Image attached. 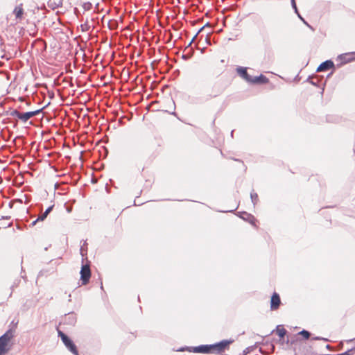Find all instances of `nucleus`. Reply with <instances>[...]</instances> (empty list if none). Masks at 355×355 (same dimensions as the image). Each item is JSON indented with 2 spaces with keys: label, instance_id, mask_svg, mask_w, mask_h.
<instances>
[{
  "label": "nucleus",
  "instance_id": "1",
  "mask_svg": "<svg viewBox=\"0 0 355 355\" xmlns=\"http://www.w3.org/2000/svg\"><path fill=\"white\" fill-rule=\"evenodd\" d=\"M13 337L12 330L7 331L3 336L0 337V355L6 354L10 347V340Z\"/></svg>",
  "mask_w": 355,
  "mask_h": 355
},
{
  "label": "nucleus",
  "instance_id": "2",
  "mask_svg": "<svg viewBox=\"0 0 355 355\" xmlns=\"http://www.w3.org/2000/svg\"><path fill=\"white\" fill-rule=\"evenodd\" d=\"M234 342L233 339L223 340L219 343L211 345L212 352L216 354H222L225 350L230 349V345Z\"/></svg>",
  "mask_w": 355,
  "mask_h": 355
},
{
  "label": "nucleus",
  "instance_id": "3",
  "mask_svg": "<svg viewBox=\"0 0 355 355\" xmlns=\"http://www.w3.org/2000/svg\"><path fill=\"white\" fill-rule=\"evenodd\" d=\"M58 335L61 338L62 342L64 343V345L68 348V349L74 355H78V352L73 341L67 336H66L63 332L60 331H58Z\"/></svg>",
  "mask_w": 355,
  "mask_h": 355
},
{
  "label": "nucleus",
  "instance_id": "4",
  "mask_svg": "<svg viewBox=\"0 0 355 355\" xmlns=\"http://www.w3.org/2000/svg\"><path fill=\"white\" fill-rule=\"evenodd\" d=\"M91 277V270L88 264H83L80 270V281L83 285H86Z\"/></svg>",
  "mask_w": 355,
  "mask_h": 355
},
{
  "label": "nucleus",
  "instance_id": "5",
  "mask_svg": "<svg viewBox=\"0 0 355 355\" xmlns=\"http://www.w3.org/2000/svg\"><path fill=\"white\" fill-rule=\"evenodd\" d=\"M39 112V110L35 112H16L15 116L24 122L27 121L31 117L35 116Z\"/></svg>",
  "mask_w": 355,
  "mask_h": 355
},
{
  "label": "nucleus",
  "instance_id": "6",
  "mask_svg": "<svg viewBox=\"0 0 355 355\" xmlns=\"http://www.w3.org/2000/svg\"><path fill=\"white\" fill-rule=\"evenodd\" d=\"M281 304L280 297L278 293H274L270 300V309L274 311L279 309Z\"/></svg>",
  "mask_w": 355,
  "mask_h": 355
},
{
  "label": "nucleus",
  "instance_id": "7",
  "mask_svg": "<svg viewBox=\"0 0 355 355\" xmlns=\"http://www.w3.org/2000/svg\"><path fill=\"white\" fill-rule=\"evenodd\" d=\"M236 72L238 75L244 79L248 83L251 80L252 76H250L247 71V68L243 67H239L236 68Z\"/></svg>",
  "mask_w": 355,
  "mask_h": 355
},
{
  "label": "nucleus",
  "instance_id": "8",
  "mask_svg": "<svg viewBox=\"0 0 355 355\" xmlns=\"http://www.w3.org/2000/svg\"><path fill=\"white\" fill-rule=\"evenodd\" d=\"M269 81L268 78H266L265 76L261 74L259 76H254L252 77L251 80L249 83L251 84H255V85H261V84H266Z\"/></svg>",
  "mask_w": 355,
  "mask_h": 355
},
{
  "label": "nucleus",
  "instance_id": "9",
  "mask_svg": "<svg viewBox=\"0 0 355 355\" xmlns=\"http://www.w3.org/2000/svg\"><path fill=\"white\" fill-rule=\"evenodd\" d=\"M354 55L352 53H344L342 55H340L337 58V60H339L340 62V64H344L347 62H351L354 60Z\"/></svg>",
  "mask_w": 355,
  "mask_h": 355
},
{
  "label": "nucleus",
  "instance_id": "10",
  "mask_svg": "<svg viewBox=\"0 0 355 355\" xmlns=\"http://www.w3.org/2000/svg\"><path fill=\"white\" fill-rule=\"evenodd\" d=\"M334 68V64L331 60H327L322 64L317 69V71H325Z\"/></svg>",
  "mask_w": 355,
  "mask_h": 355
},
{
  "label": "nucleus",
  "instance_id": "11",
  "mask_svg": "<svg viewBox=\"0 0 355 355\" xmlns=\"http://www.w3.org/2000/svg\"><path fill=\"white\" fill-rule=\"evenodd\" d=\"M195 352L198 353H210L212 352L211 345H201L195 348Z\"/></svg>",
  "mask_w": 355,
  "mask_h": 355
},
{
  "label": "nucleus",
  "instance_id": "12",
  "mask_svg": "<svg viewBox=\"0 0 355 355\" xmlns=\"http://www.w3.org/2000/svg\"><path fill=\"white\" fill-rule=\"evenodd\" d=\"M276 334L280 337L283 338L287 333L286 329L282 326H277L276 328Z\"/></svg>",
  "mask_w": 355,
  "mask_h": 355
},
{
  "label": "nucleus",
  "instance_id": "13",
  "mask_svg": "<svg viewBox=\"0 0 355 355\" xmlns=\"http://www.w3.org/2000/svg\"><path fill=\"white\" fill-rule=\"evenodd\" d=\"M14 14L17 18H21L23 15V8L21 6H17L14 10Z\"/></svg>",
  "mask_w": 355,
  "mask_h": 355
},
{
  "label": "nucleus",
  "instance_id": "14",
  "mask_svg": "<svg viewBox=\"0 0 355 355\" xmlns=\"http://www.w3.org/2000/svg\"><path fill=\"white\" fill-rule=\"evenodd\" d=\"M46 217L47 215L44 212L40 215L38 218L31 223V225L34 226L37 221H43Z\"/></svg>",
  "mask_w": 355,
  "mask_h": 355
},
{
  "label": "nucleus",
  "instance_id": "15",
  "mask_svg": "<svg viewBox=\"0 0 355 355\" xmlns=\"http://www.w3.org/2000/svg\"><path fill=\"white\" fill-rule=\"evenodd\" d=\"M300 334L302 335L305 339H308L310 337V333L306 330L301 331Z\"/></svg>",
  "mask_w": 355,
  "mask_h": 355
},
{
  "label": "nucleus",
  "instance_id": "16",
  "mask_svg": "<svg viewBox=\"0 0 355 355\" xmlns=\"http://www.w3.org/2000/svg\"><path fill=\"white\" fill-rule=\"evenodd\" d=\"M193 38L194 37L193 36H191V37H190V38L189 39V40L187 42H184V45H187L185 49H187L188 47L191 44V43L193 40Z\"/></svg>",
  "mask_w": 355,
  "mask_h": 355
},
{
  "label": "nucleus",
  "instance_id": "17",
  "mask_svg": "<svg viewBox=\"0 0 355 355\" xmlns=\"http://www.w3.org/2000/svg\"><path fill=\"white\" fill-rule=\"evenodd\" d=\"M291 4L293 8L295 9V12H297V8L295 3V0H291Z\"/></svg>",
  "mask_w": 355,
  "mask_h": 355
},
{
  "label": "nucleus",
  "instance_id": "18",
  "mask_svg": "<svg viewBox=\"0 0 355 355\" xmlns=\"http://www.w3.org/2000/svg\"><path fill=\"white\" fill-rule=\"evenodd\" d=\"M172 103H173V104L175 105L174 102H172ZM175 107L174 106V107H173V110H167L166 112H168V113H170V114H173V115H175Z\"/></svg>",
  "mask_w": 355,
  "mask_h": 355
},
{
  "label": "nucleus",
  "instance_id": "19",
  "mask_svg": "<svg viewBox=\"0 0 355 355\" xmlns=\"http://www.w3.org/2000/svg\"><path fill=\"white\" fill-rule=\"evenodd\" d=\"M191 51H192V49H189L188 53L187 55H182V58L183 59H187V58H189L190 56V54H191Z\"/></svg>",
  "mask_w": 355,
  "mask_h": 355
},
{
  "label": "nucleus",
  "instance_id": "20",
  "mask_svg": "<svg viewBox=\"0 0 355 355\" xmlns=\"http://www.w3.org/2000/svg\"><path fill=\"white\" fill-rule=\"evenodd\" d=\"M52 209H53V206L49 207V208H47V209H46V211H44V213L48 216V215H49V214L51 211Z\"/></svg>",
  "mask_w": 355,
  "mask_h": 355
},
{
  "label": "nucleus",
  "instance_id": "21",
  "mask_svg": "<svg viewBox=\"0 0 355 355\" xmlns=\"http://www.w3.org/2000/svg\"><path fill=\"white\" fill-rule=\"evenodd\" d=\"M312 339L313 340H327V339H324L320 337H315V338H313Z\"/></svg>",
  "mask_w": 355,
  "mask_h": 355
},
{
  "label": "nucleus",
  "instance_id": "22",
  "mask_svg": "<svg viewBox=\"0 0 355 355\" xmlns=\"http://www.w3.org/2000/svg\"><path fill=\"white\" fill-rule=\"evenodd\" d=\"M182 35H183V33H180V36H179V42H180V40H183Z\"/></svg>",
  "mask_w": 355,
  "mask_h": 355
},
{
  "label": "nucleus",
  "instance_id": "23",
  "mask_svg": "<svg viewBox=\"0 0 355 355\" xmlns=\"http://www.w3.org/2000/svg\"><path fill=\"white\" fill-rule=\"evenodd\" d=\"M184 35L185 37H187V32L184 30Z\"/></svg>",
  "mask_w": 355,
  "mask_h": 355
},
{
  "label": "nucleus",
  "instance_id": "24",
  "mask_svg": "<svg viewBox=\"0 0 355 355\" xmlns=\"http://www.w3.org/2000/svg\"><path fill=\"white\" fill-rule=\"evenodd\" d=\"M352 341L355 343V339H354Z\"/></svg>",
  "mask_w": 355,
  "mask_h": 355
}]
</instances>
